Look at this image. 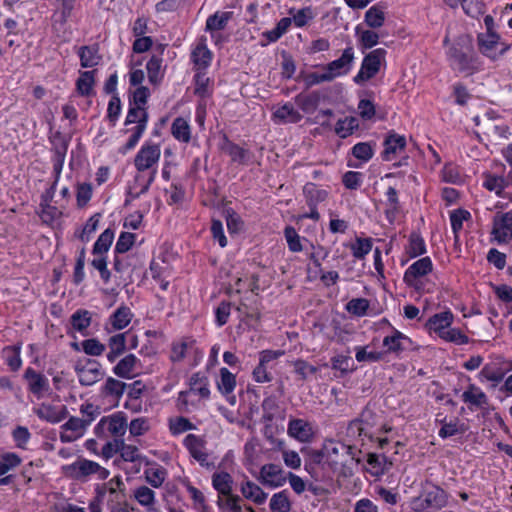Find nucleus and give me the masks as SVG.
<instances>
[{"mask_svg":"<svg viewBox=\"0 0 512 512\" xmlns=\"http://www.w3.org/2000/svg\"><path fill=\"white\" fill-rule=\"evenodd\" d=\"M206 440L195 434H188L184 440L183 445L188 450L190 456L194 458L202 467L209 468L213 463L209 461V454L206 448Z\"/></svg>","mask_w":512,"mask_h":512,"instance_id":"obj_10","label":"nucleus"},{"mask_svg":"<svg viewBox=\"0 0 512 512\" xmlns=\"http://www.w3.org/2000/svg\"><path fill=\"white\" fill-rule=\"evenodd\" d=\"M320 93L317 91H312L311 93L305 95L303 93L298 94L295 97V103L299 106V108L305 113L313 112L317 109L320 103Z\"/></svg>","mask_w":512,"mask_h":512,"instance_id":"obj_38","label":"nucleus"},{"mask_svg":"<svg viewBox=\"0 0 512 512\" xmlns=\"http://www.w3.org/2000/svg\"><path fill=\"white\" fill-rule=\"evenodd\" d=\"M307 206H318L328 198V191L320 189L315 183H306L303 187Z\"/></svg>","mask_w":512,"mask_h":512,"instance_id":"obj_28","label":"nucleus"},{"mask_svg":"<svg viewBox=\"0 0 512 512\" xmlns=\"http://www.w3.org/2000/svg\"><path fill=\"white\" fill-rule=\"evenodd\" d=\"M196 426L188 418L179 416L169 420V430L172 435H180L186 431L195 430Z\"/></svg>","mask_w":512,"mask_h":512,"instance_id":"obj_59","label":"nucleus"},{"mask_svg":"<svg viewBox=\"0 0 512 512\" xmlns=\"http://www.w3.org/2000/svg\"><path fill=\"white\" fill-rule=\"evenodd\" d=\"M299 77L303 79V81L305 83V87L307 89L311 88V87H313L315 85L324 83V82H331L332 81V79H331L330 75L328 74L327 70H323L322 73H319V72H310V73L301 72Z\"/></svg>","mask_w":512,"mask_h":512,"instance_id":"obj_60","label":"nucleus"},{"mask_svg":"<svg viewBox=\"0 0 512 512\" xmlns=\"http://www.w3.org/2000/svg\"><path fill=\"white\" fill-rule=\"evenodd\" d=\"M126 387V383L113 377H108L102 388V393L118 400L124 394Z\"/></svg>","mask_w":512,"mask_h":512,"instance_id":"obj_51","label":"nucleus"},{"mask_svg":"<svg viewBox=\"0 0 512 512\" xmlns=\"http://www.w3.org/2000/svg\"><path fill=\"white\" fill-rule=\"evenodd\" d=\"M384 21V12L376 6L370 7L365 13V22L371 28L381 27Z\"/></svg>","mask_w":512,"mask_h":512,"instance_id":"obj_64","label":"nucleus"},{"mask_svg":"<svg viewBox=\"0 0 512 512\" xmlns=\"http://www.w3.org/2000/svg\"><path fill=\"white\" fill-rule=\"evenodd\" d=\"M213 53L207 47L206 38L202 36L191 52V61L196 71H206L211 65Z\"/></svg>","mask_w":512,"mask_h":512,"instance_id":"obj_17","label":"nucleus"},{"mask_svg":"<svg viewBox=\"0 0 512 512\" xmlns=\"http://www.w3.org/2000/svg\"><path fill=\"white\" fill-rule=\"evenodd\" d=\"M97 474L99 480H106L109 477V470L100 466L97 462L80 458L74 463L66 466V476L75 480L86 481L87 478Z\"/></svg>","mask_w":512,"mask_h":512,"instance_id":"obj_4","label":"nucleus"},{"mask_svg":"<svg viewBox=\"0 0 512 512\" xmlns=\"http://www.w3.org/2000/svg\"><path fill=\"white\" fill-rule=\"evenodd\" d=\"M190 392L198 394L203 399L210 397L209 380L202 372L193 373L189 380Z\"/></svg>","mask_w":512,"mask_h":512,"instance_id":"obj_29","label":"nucleus"},{"mask_svg":"<svg viewBox=\"0 0 512 512\" xmlns=\"http://www.w3.org/2000/svg\"><path fill=\"white\" fill-rule=\"evenodd\" d=\"M372 247H373V242H372L371 238L357 237L355 240V243H353L350 248L352 251V255L356 259L362 260L365 258L366 255H368L371 252Z\"/></svg>","mask_w":512,"mask_h":512,"instance_id":"obj_58","label":"nucleus"},{"mask_svg":"<svg viewBox=\"0 0 512 512\" xmlns=\"http://www.w3.org/2000/svg\"><path fill=\"white\" fill-rule=\"evenodd\" d=\"M232 13L231 12H216L210 15L206 20L205 30L213 34L215 31L223 30L226 28ZM214 37V35H212Z\"/></svg>","mask_w":512,"mask_h":512,"instance_id":"obj_37","label":"nucleus"},{"mask_svg":"<svg viewBox=\"0 0 512 512\" xmlns=\"http://www.w3.org/2000/svg\"><path fill=\"white\" fill-rule=\"evenodd\" d=\"M132 316L130 308L122 305L112 313L109 321L114 330H122L130 324Z\"/></svg>","mask_w":512,"mask_h":512,"instance_id":"obj_35","label":"nucleus"},{"mask_svg":"<svg viewBox=\"0 0 512 512\" xmlns=\"http://www.w3.org/2000/svg\"><path fill=\"white\" fill-rule=\"evenodd\" d=\"M331 367L334 370H339L342 374L353 372L356 369L353 359L347 355H337L332 357Z\"/></svg>","mask_w":512,"mask_h":512,"instance_id":"obj_61","label":"nucleus"},{"mask_svg":"<svg viewBox=\"0 0 512 512\" xmlns=\"http://www.w3.org/2000/svg\"><path fill=\"white\" fill-rule=\"evenodd\" d=\"M222 152L230 156L231 161L239 165H247L252 162L253 153L240 147L238 144L232 142L227 135H223L222 142L220 143Z\"/></svg>","mask_w":512,"mask_h":512,"instance_id":"obj_15","label":"nucleus"},{"mask_svg":"<svg viewBox=\"0 0 512 512\" xmlns=\"http://www.w3.org/2000/svg\"><path fill=\"white\" fill-rule=\"evenodd\" d=\"M241 493L246 499H249L258 505L263 504L268 496L262 488L252 481H246L242 484Z\"/></svg>","mask_w":512,"mask_h":512,"instance_id":"obj_36","label":"nucleus"},{"mask_svg":"<svg viewBox=\"0 0 512 512\" xmlns=\"http://www.w3.org/2000/svg\"><path fill=\"white\" fill-rule=\"evenodd\" d=\"M454 320V315L450 310L434 314L426 323L430 331H433L438 336L442 334L447 328L451 326Z\"/></svg>","mask_w":512,"mask_h":512,"instance_id":"obj_26","label":"nucleus"},{"mask_svg":"<svg viewBox=\"0 0 512 512\" xmlns=\"http://www.w3.org/2000/svg\"><path fill=\"white\" fill-rule=\"evenodd\" d=\"M217 387L223 395L232 394L236 387V377L226 367L220 369V380L217 383Z\"/></svg>","mask_w":512,"mask_h":512,"instance_id":"obj_44","label":"nucleus"},{"mask_svg":"<svg viewBox=\"0 0 512 512\" xmlns=\"http://www.w3.org/2000/svg\"><path fill=\"white\" fill-rule=\"evenodd\" d=\"M133 496L135 500L143 507H145L148 511H154L155 508V492L147 487V486H140L137 487L134 492Z\"/></svg>","mask_w":512,"mask_h":512,"instance_id":"obj_40","label":"nucleus"},{"mask_svg":"<svg viewBox=\"0 0 512 512\" xmlns=\"http://www.w3.org/2000/svg\"><path fill=\"white\" fill-rule=\"evenodd\" d=\"M273 116L283 123H298L302 119V115L289 102L279 107Z\"/></svg>","mask_w":512,"mask_h":512,"instance_id":"obj_41","label":"nucleus"},{"mask_svg":"<svg viewBox=\"0 0 512 512\" xmlns=\"http://www.w3.org/2000/svg\"><path fill=\"white\" fill-rule=\"evenodd\" d=\"M81 66L84 68H91L99 63L100 56L98 49L91 46H82L78 50Z\"/></svg>","mask_w":512,"mask_h":512,"instance_id":"obj_45","label":"nucleus"},{"mask_svg":"<svg viewBox=\"0 0 512 512\" xmlns=\"http://www.w3.org/2000/svg\"><path fill=\"white\" fill-rule=\"evenodd\" d=\"M471 218V214L468 210L458 208L450 213V223L455 238H458L459 232L463 228V222Z\"/></svg>","mask_w":512,"mask_h":512,"instance_id":"obj_56","label":"nucleus"},{"mask_svg":"<svg viewBox=\"0 0 512 512\" xmlns=\"http://www.w3.org/2000/svg\"><path fill=\"white\" fill-rule=\"evenodd\" d=\"M193 81L195 95L203 99L212 95V89H210L211 79L206 75V71H196Z\"/></svg>","mask_w":512,"mask_h":512,"instance_id":"obj_39","label":"nucleus"},{"mask_svg":"<svg viewBox=\"0 0 512 512\" xmlns=\"http://www.w3.org/2000/svg\"><path fill=\"white\" fill-rule=\"evenodd\" d=\"M351 153L362 162H368L374 156V149L369 142H359L352 147Z\"/></svg>","mask_w":512,"mask_h":512,"instance_id":"obj_63","label":"nucleus"},{"mask_svg":"<svg viewBox=\"0 0 512 512\" xmlns=\"http://www.w3.org/2000/svg\"><path fill=\"white\" fill-rule=\"evenodd\" d=\"M162 58L161 56L153 55L146 64L149 82L157 85L163 78L161 73Z\"/></svg>","mask_w":512,"mask_h":512,"instance_id":"obj_48","label":"nucleus"},{"mask_svg":"<svg viewBox=\"0 0 512 512\" xmlns=\"http://www.w3.org/2000/svg\"><path fill=\"white\" fill-rule=\"evenodd\" d=\"M450 68L461 74L473 75L482 70V61L475 52L473 38L469 34H461L446 51Z\"/></svg>","mask_w":512,"mask_h":512,"instance_id":"obj_1","label":"nucleus"},{"mask_svg":"<svg viewBox=\"0 0 512 512\" xmlns=\"http://www.w3.org/2000/svg\"><path fill=\"white\" fill-rule=\"evenodd\" d=\"M53 196L54 187L51 186L42 195V201L40 203V217L44 223L50 225L51 227L60 228L62 222V210L53 204Z\"/></svg>","mask_w":512,"mask_h":512,"instance_id":"obj_9","label":"nucleus"},{"mask_svg":"<svg viewBox=\"0 0 512 512\" xmlns=\"http://www.w3.org/2000/svg\"><path fill=\"white\" fill-rule=\"evenodd\" d=\"M367 463L374 469V474L379 476L383 475L392 466V462L382 454L369 453L367 455Z\"/></svg>","mask_w":512,"mask_h":512,"instance_id":"obj_46","label":"nucleus"},{"mask_svg":"<svg viewBox=\"0 0 512 512\" xmlns=\"http://www.w3.org/2000/svg\"><path fill=\"white\" fill-rule=\"evenodd\" d=\"M500 36L497 32L491 33H480L477 36L478 46L480 52L488 57L489 59L495 61L498 59L497 53L493 52L495 46L499 43Z\"/></svg>","mask_w":512,"mask_h":512,"instance_id":"obj_25","label":"nucleus"},{"mask_svg":"<svg viewBox=\"0 0 512 512\" xmlns=\"http://www.w3.org/2000/svg\"><path fill=\"white\" fill-rule=\"evenodd\" d=\"M113 239H114L113 230H111L110 228H107L100 234V236L94 243L92 253L94 255H103L104 253H106L109 250V248L113 242Z\"/></svg>","mask_w":512,"mask_h":512,"instance_id":"obj_52","label":"nucleus"},{"mask_svg":"<svg viewBox=\"0 0 512 512\" xmlns=\"http://www.w3.org/2000/svg\"><path fill=\"white\" fill-rule=\"evenodd\" d=\"M270 510L272 512H289L291 503L286 490L275 493L270 499Z\"/></svg>","mask_w":512,"mask_h":512,"instance_id":"obj_54","label":"nucleus"},{"mask_svg":"<svg viewBox=\"0 0 512 512\" xmlns=\"http://www.w3.org/2000/svg\"><path fill=\"white\" fill-rule=\"evenodd\" d=\"M81 413L82 418L72 416L66 421V432H71L70 435L66 433V442L81 437L87 426L100 414V409L93 404L87 403L81 405Z\"/></svg>","mask_w":512,"mask_h":512,"instance_id":"obj_3","label":"nucleus"},{"mask_svg":"<svg viewBox=\"0 0 512 512\" xmlns=\"http://www.w3.org/2000/svg\"><path fill=\"white\" fill-rule=\"evenodd\" d=\"M467 431V425L461 423L458 418H454L447 424H444L438 431V435L442 439H447L456 435H462Z\"/></svg>","mask_w":512,"mask_h":512,"instance_id":"obj_43","label":"nucleus"},{"mask_svg":"<svg viewBox=\"0 0 512 512\" xmlns=\"http://www.w3.org/2000/svg\"><path fill=\"white\" fill-rule=\"evenodd\" d=\"M359 128V121L356 117L348 116L344 119H339L335 125V133L340 138H347L352 135L355 130Z\"/></svg>","mask_w":512,"mask_h":512,"instance_id":"obj_42","label":"nucleus"},{"mask_svg":"<svg viewBox=\"0 0 512 512\" xmlns=\"http://www.w3.org/2000/svg\"><path fill=\"white\" fill-rule=\"evenodd\" d=\"M386 50L377 48L366 54L362 60L361 68L354 76L353 81L361 85L375 77L381 68L382 61L385 60Z\"/></svg>","mask_w":512,"mask_h":512,"instance_id":"obj_6","label":"nucleus"},{"mask_svg":"<svg viewBox=\"0 0 512 512\" xmlns=\"http://www.w3.org/2000/svg\"><path fill=\"white\" fill-rule=\"evenodd\" d=\"M354 49L349 46L343 50L340 58L329 62L326 65H322L323 70H327L332 81L340 76L348 74L352 68L354 61Z\"/></svg>","mask_w":512,"mask_h":512,"instance_id":"obj_12","label":"nucleus"},{"mask_svg":"<svg viewBox=\"0 0 512 512\" xmlns=\"http://www.w3.org/2000/svg\"><path fill=\"white\" fill-rule=\"evenodd\" d=\"M458 3L461 4L465 14L472 18H478L480 15H483L486 10L485 4L482 1L468 2L467 0H458L454 3L450 2L449 4L451 7H455Z\"/></svg>","mask_w":512,"mask_h":512,"instance_id":"obj_53","label":"nucleus"},{"mask_svg":"<svg viewBox=\"0 0 512 512\" xmlns=\"http://www.w3.org/2000/svg\"><path fill=\"white\" fill-rule=\"evenodd\" d=\"M24 378L28 382L30 392L34 395L40 396L49 389L48 379L31 367L25 370Z\"/></svg>","mask_w":512,"mask_h":512,"instance_id":"obj_24","label":"nucleus"},{"mask_svg":"<svg viewBox=\"0 0 512 512\" xmlns=\"http://www.w3.org/2000/svg\"><path fill=\"white\" fill-rule=\"evenodd\" d=\"M406 253L410 258H415L426 253V244L424 239L417 233H412L409 237V243L406 246Z\"/></svg>","mask_w":512,"mask_h":512,"instance_id":"obj_55","label":"nucleus"},{"mask_svg":"<svg viewBox=\"0 0 512 512\" xmlns=\"http://www.w3.org/2000/svg\"><path fill=\"white\" fill-rule=\"evenodd\" d=\"M412 340L398 330H394L392 335L385 336L383 339V346L387 348V353H394L399 355L405 350L410 349Z\"/></svg>","mask_w":512,"mask_h":512,"instance_id":"obj_21","label":"nucleus"},{"mask_svg":"<svg viewBox=\"0 0 512 512\" xmlns=\"http://www.w3.org/2000/svg\"><path fill=\"white\" fill-rule=\"evenodd\" d=\"M141 368V360L134 354L129 353L118 361L112 371L119 378L132 379L139 375Z\"/></svg>","mask_w":512,"mask_h":512,"instance_id":"obj_16","label":"nucleus"},{"mask_svg":"<svg viewBox=\"0 0 512 512\" xmlns=\"http://www.w3.org/2000/svg\"><path fill=\"white\" fill-rule=\"evenodd\" d=\"M406 145L407 141L404 135H399L394 131L388 132L383 142L384 150L381 153L382 159L384 161H390L392 156L397 152L403 151Z\"/></svg>","mask_w":512,"mask_h":512,"instance_id":"obj_19","label":"nucleus"},{"mask_svg":"<svg viewBox=\"0 0 512 512\" xmlns=\"http://www.w3.org/2000/svg\"><path fill=\"white\" fill-rule=\"evenodd\" d=\"M262 419L264 422H272L275 418L276 411L279 409V403L275 396L265 397L262 404Z\"/></svg>","mask_w":512,"mask_h":512,"instance_id":"obj_62","label":"nucleus"},{"mask_svg":"<svg viewBox=\"0 0 512 512\" xmlns=\"http://www.w3.org/2000/svg\"><path fill=\"white\" fill-rule=\"evenodd\" d=\"M74 330L84 333L91 324V313L88 310L79 309L70 318Z\"/></svg>","mask_w":512,"mask_h":512,"instance_id":"obj_49","label":"nucleus"},{"mask_svg":"<svg viewBox=\"0 0 512 512\" xmlns=\"http://www.w3.org/2000/svg\"><path fill=\"white\" fill-rule=\"evenodd\" d=\"M417 501L420 502L422 510H439L447 505L448 494L441 487L428 484Z\"/></svg>","mask_w":512,"mask_h":512,"instance_id":"obj_8","label":"nucleus"},{"mask_svg":"<svg viewBox=\"0 0 512 512\" xmlns=\"http://www.w3.org/2000/svg\"><path fill=\"white\" fill-rule=\"evenodd\" d=\"M195 340L184 338L180 342H174L171 346L170 360L174 363L182 361L186 357L187 350L192 348Z\"/></svg>","mask_w":512,"mask_h":512,"instance_id":"obj_47","label":"nucleus"},{"mask_svg":"<svg viewBox=\"0 0 512 512\" xmlns=\"http://www.w3.org/2000/svg\"><path fill=\"white\" fill-rule=\"evenodd\" d=\"M462 400L470 405V409L482 408L488 403L486 394L474 384H470L468 389L463 392Z\"/></svg>","mask_w":512,"mask_h":512,"instance_id":"obj_27","label":"nucleus"},{"mask_svg":"<svg viewBox=\"0 0 512 512\" xmlns=\"http://www.w3.org/2000/svg\"><path fill=\"white\" fill-rule=\"evenodd\" d=\"M433 270V263L430 257H422L412 263L404 273L403 281H414L426 277Z\"/></svg>","mask_w":512,"mask_h":512,"instance_id":"obj_20","label":"nucleus"},{"mask_svg":"<svg viewBox=\"0 0 512 512\" xmlns=\"http://www.w3.org/2000/svg\"><path fill=\"white\" fill-rule=\"evenodd\" d=\"M509 184V178L497 176L492 173L483 174V187L489 190L490 192H494L497 196H501L502 192L506 187L509 186Z\"/></svg>","mask_w":512,"mask_h":512,"instance_id":"obj_32","label":"nucleus"},{"mask_svg":"<svg viewBox=\"0 0 512 512\" xmlns=\"http://www.w3.org/2000/svg\"><path fill=\"white\" fill-rule=\"evenodd\" d=\"M372 417L370 410H365L361 413L359 418L352 420L347 427V435L350 437H371L369 428V418Z\"/></svg>","mask_w":512,"mask_h":512,"instance_id":"obj_22","label":"nucleus"},{"mask_svg":"<svg viewBox=\"0 0 512 512\" xmlns=\"http://www.w3.org/2000/svg\"><path fill=\"white\" fill-rule=\"evenodd\" d=\"M492 235L498 243L512 240V209L494 217Z\"/></svg>","mask_w":512,"mask_h":512,"instance_id":"obj_14","label":"nucleus"},{"mask_svg":"<svg viewBox=\"0 0 512 512\" xmlns=\"http://www.w3.org/2000/svg\"><path fill=\"white\" fill-rule=\"evenodd\" d=\"M21 353V344H15L10 346H5L2 349V357L4 358L7 366L13 372L18 371L21 368L22 360L20 357Z\"/></svg>","mask_w":512,"mask_h":512,"instance_id":"obj_31","label":"nucleus"},{"mask_svg":"<svg viewBox=\"0 0 512 512\" xmlns=\"http://www.w3.org/2000/svg\"><path fill=\"white\" fill-rule=\"evenodd\" d=\"M74 368L82 385H93L104 376L101 364L93 359L78 360Z\"/></svg>","mask_w":512,"mask_h":512,"instance_id":"obj_7","label":"nucleus"},{"mask_svg":"<svg viewBox=\"0 0 512 512\" xmlns=\"http://www.w3.org/2000/svg\"><path fill=\"white\" fill-rule=\"evenodd\" d=\"M259 481L269 487H279L282 486L286 477L284 476V472L279 465L276 464H265L260 469Z\"/></svg>","mask_w":512,"mask_h":512,"instance_id":"obj_18","label":"nucleus"},{"mask_svg":"<svg viewBox=\"0 0 512 512\" xmlns=\"http://www.w3.org/2000/svg\"><path fill=\"white\" fill-rule=\"evenodd\" d=\"M233 478L225 471L212 475V486L218 493L217 505L223 512H242L241 498L232 493Z\"/></svg>","mask_w":512,"mask_h":512,"instance_id":"obj_2","label":"nucleus"},{"mask_svg":"<svg viewBox=\"0 0 512 512\" xmlns=\"http://www.w3.org/2000/svg\"><path fill=\"white\" fill-rule=\"evenodd\" d=\"M37 415L48 422L58 423L64 418V405L42 404L37 410Z\"/></svg>","mask_w":512,"mask_h":512,"instance_id":"obj_30","label":"nucleus"},{"mask_svg":"<svg viewBox=\"0 0 512 512\" xmlns=\"http://www.w3.org/2000/svg\"><path fill=\"white\" fill-rule=\"evenodd\" d=\"M287 433L300 442H308L313 436L311 425L303 419H291L288 423Z\"/></svg>","mask_w":512,"mask_h":512,"instance_id":"obj_23","label":"nucleus"},{"mask_svg":"<svg viewBox=\"0 0 512 512\" xmlns=\"http://www.w3.org/2000/svg\"><path fill=\"white\" fill-rule=\"evenodd\" d=\"M326 460L331 466L344 465L348 458H353V448L342 442L327 440L324 442Z\"/></svg>","mask_w":512,"mask_h":512,"instance_id":"obj_13","label":"nucleus"},{"mask_svg":"<svg viewBox=\"0 0 512 512\" xmlns=\"http://www.w3.org/2000/svg\"><path fill=\"white\" fill-rule=\"evenodd\" d=\"M127 430V418L122 412L104 416L95 426L94 433L98 438L114 436L122 439Z\"/></svg>","mask_w":512,"mask_h":512,"instance_id":"obj_5","label":"nucleus"},{"mask_svg":"<svg viewBox=\"0 0 512 512\" xmlns=\"http://www.w3.org/2000/svg\"><path fill=\"white\" fill-rule=\"evenodd\" d=\"M385 195L387 197V201H386V209H385L384 213H385L386 219L389 221V223L392 224L395 221L396 216L400 211V201H399V197H398V192L394 187L390 186V187H388Z\"/></svg>","mask_w":512,"mask_h":512,"instance_id":"obj_34","label":"nucleus"},{"mask_svg":"<svg viewBox=\"0 0 512 512\" xmlns=\"http://www.w3.org/2000/svg\"><path fill=\"white\" fill-rule=\"evenodd\" d=\"M161 150L158 144L146 142L137 152L134 165L139 172L152 168L160 159Z\"/></svg>","mask_w":512,"mask_h":512,"instance_id":"obj_11","label":"nucleus"},{"mask_svg":"<svg viewBox=\"0 0 512 512\" xmlns=\"http://www.w3.org/2000/svg\"><path fill=\"white\" fill-rule=\"evenodd\" d=\"M171 134L179 142L189 143L191 140V127L186 119L177 117L171 125Z\"/></svg>","mask_w":512,"mask_h":512,"instance_id":"obj_33","label":"nucleus"},{"mask_svg":"<svg viewBox=\"0 0 512 512\" xmlns=\"http://www.w3.org/2000/svg\"><path fill=\"white\" fill-rule=\"evenodd\" d=\"M145 130H146V118L144 116L142 121H141V124L140 125H136L132 129L131 136L129 137V139L126 142V144L123 145L119 149V152L121 154H126L128 151L134 149L136 147V145L138 144L140 138L142 137L143 133L145 132Z\"/></svg>","mask_w":512,"mask_h":512,"instance_id":"obj_57","label":"nucleus"},{"mask_svg":"<svg viewBox=\"0 0 512 512\" xmlns=\"http://www.w3.org/2000/svg\"><path fill=\"white\" fill-rule=\"evenodd\" d=\"M94 73L95 71L81 72L79 78L77 79L76 89L81 96H89L92 93L95 83Z\"/></svg>","mask_w":512,"mask_h":512,"instance_id":"obj_50","label":"nucleus"}]
</instances>
